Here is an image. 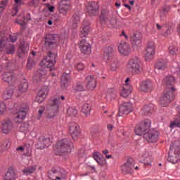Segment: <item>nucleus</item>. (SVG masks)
Instances as JSON below:
<instances>
[{"label":"nucleus","instance_id":"obj_1","mask_svg":"<svg viewBox=\"0 0 180 180\" xmlns=\"http://www.w3.org/2000/svg\"><path fill=\"white\" fill-rule=\"evenodd\" d=\"M151 127V121L146 120L137 124L135 128V134L136 136H143L148 143H155L158 140V131L150 129Z\"/></svg>","mask_w":180,"mask_h":180},{"label":"nucleus","instance_id":"obj_2","mask_svg":"<svg viewBox=\"0 0 180 180\" xmlns=\"http://www.w3.org/2000/svg\"><path fill=\"white\" fill-rule=\"evenodd\" d=\"M74 144L71 139H63L58 141L56 146V151L59 154H64V153H71V148H72Z\"/></svg>","mask_w":180,"mask_h":180},{"label":"nucleus","instance_id":"obj_3","mask_svg":"<svg viewBox=\"0 0 180 180\" xmlns=\"http://www.w3.org/2000/svg\"><path fill=\"white\" fill-rule=\"evenodd\" d=\"M60 98H54L51 101L50 105L46 110V117L48 119H54L57 116L58 108H60Z\"/></svg>","mask_w":180,"mask_h":180},{"label":"nucleus","instance_id":"obj_4","mask_svg":"<svg viewBox=\"0 0 180 180\" xmlns=\"http://www.w3.org/2000/svg\"><path fill=\"white\" fill-rule=\"evenodd\" d=\"M127 68L129 72L134 75H138L141 72V65L140 64V59L139 58H134L131 59L127 65Z\"/></svg>","mask_w":180,"mask_h":180},{"label":"nucleus","instance_id":"obj_5","mask_svg":"<svg viewBox=\"0 0 180 180\" xmlns=\"http://www.w3.org/2000/svg\"><path fill=\"white\" fill-rule=\"evenodd\" d=\"M59 40L58 35L56 34H46L44 40L42 41L44 49H45V50H49V49H51L53 46H57V41Z\"/></svg>","mask_w":180,"mask_h":180},{"label":"nucleus","instance_id":"obj_6","mask_svg":"<svg viewBox=\"0 0 180 180\" xmlns=\"http://www.w3.org/2000/svg\"><path fill=\"white\" fill-rule=\"evenodd\" d=\"M56 57H57L56 53L49 52L48 56L40 63V65L42 68H51V67H54V64H56Z\"/></svg>","mask_w":180,"mask_h":180},{"label":"nucleus","instance_id":"obj_7","mask_svg":"<svg viewBox=\"0 0 180 180\" xmlns=\"http://www.w3.org/2000/svg\"><path fill=\"white\" fill-rule=\"evenodd\" d=\"M134 160L129 158L127 162L121 167L122 172L124 175L131 174L134 169H139V167H134Z\"/></svg>","mask_w":180,"mask_h":180},{"label":"nucleus","instance_id":"obj_8","mask_svg":"<svg viewBox=\"0 0 180 180\" xmlns=\"http://www.w3.org/2000/svg\"><path fill=\"white\" fill-rule=\"evenodd\" d=\"M155 55V43L153 41L148 42L145 51V57L146 61H151Z\"/></svg>","mask_w":180,"mask_h":180},{"label":"nucleus","instance_id":"obj_9","mask_svg":"<svg viewBox=\"0 0 180 180\" xmlns=\"http://www.w3.org/2000/svg\"><path fill=\"white\" fill-rule=\"evenodd\" d=\"M170 91L165 94L160 100V103L162 106H167L169 103H171L172 99H174V93L175 92V87H171Z\"/></svg>","mask_w":180,"mask_h":180},{"label":"nucleus","instance_id":"obj_10","mask_svg":"<svg viewBox=\"0 0 180 180\" xmlns=\"http://www.w3.org/2000/svg\"><path fill=\"white\" fill-rule=\"evenodd\" d=\"M180 160V149L179 148L174 149H171L169 152L168 161L172 164H176Z\"/></svg>","mask_w":180,"mask_h":180},{"label":"nucleus","instance_id":"obj_11","mask_svg":"<svg viewBox=\"0 0 180 180\" xmlns=\"http://www.w3.org/2000/svg\"><path fill=\"white\" fill-rule=\"evenodd\" d=\"M51 144V141H50V139L46 136H41L39 138L38 141L35 144L36 148L37 150H44L46 147L50 146Z\"/></svg>","mask_w":180,"mask_h":180},{"label":"nucleus","instance_id":"obj_12","mask_svg":"<svg viewBox=\"0 0 180 180\" xmlns=\"http://www.w3.org/2000/svg\"><path fill=\"white\" fill-rule=\"evenodd\" d=\"M47 95H49V86H44L38 92L36 97L37 102L42 103V102H44V99L47 98Z\"/></svg>","mask_w":180,"mask_h":180},{"label":"nucleus","instance_id":"obj_13","mask_svg":"<svg viewBox=\"0 0 180 180\" xmlns=\"http://www.w3.org/2000/svg\"><path fill=\"white\" fill-rule=\"evenodd\" d=\"M70 133L73 140H77L79 137L81 132L79 131V126L77 123H72L69 128Z\"/></svg>","mask_w":180,"mask_h":180},{"label":"nucleus","instance_id":"obj_14","mask_svg":"<svg viewBox=\"0 0 180 180\" xmlns=\"http://www.w3.org/2000/svg\"><path fill=\"white\" fill-rule=\"evenodd\" d=\"M18 40V37L15 34H11L10 35L0 36V44L1 46H5L7 43L11 41V43H15Z\"/></svg>","mask_w":180,"mask_h":180},{"label":"nucleus","instance_id":"obj_15","mask_svg":"<svg viewBox=\"0 0 180 180\" xmlns=\"http://www.w3.org/2000/svg\"><path fill=\"white\" fill-rule=\"evenodd\" d=\"M27 109L25 108H20L18 112L15 114L14 120L15 123H22L25 118L26 117V115H27Z\"/></svg>","mask_w":180,"mask_h":180},{"label":"nucleus","instance_id":"obj_16","mask_svg":"<svg viewBox=\"0 0 180 180\" xmlns=\"http://www.w3.org/2000/svg\"><path fill=\"white\" fill-rule=\"evenodd\" d=\"M131 112V104L129 102L123 103L120 107L118 116H123V115H129Z\"/></svg>","mask_w":180,"mask_h":180},{"label":"nucleus","instance_id":"obj_17","mask_svg":"<svg viewBox=\"0 0 180 180\" xmlns=\"http://www.w3.org/2000/svg\"><path fill=\"white\" fill-rule=\"evenodd\" d=\"M79 47L82 54H91V45L85 39L80 41Z\"/></svg>","mask_w":180,"mask_h":180},{"label":"nucleus","instance_id":"obj_18","mask_svg":"<svg viewBox=\"0 0 180 180\" xmlns=\"http://www.w3.org/2000/svg\"><path fill=\"white\" fill-rule=\"evenodd\" d=\"M29 51V42L22 41L20 43V49L18 51V57L22 58L23 56H26Z\"/></svg>","mask_w":180,"mask_h":180},{"label":"nucleus","instance_id":"obj_19","mask_svg":"<svg viewBox=\"0 0 180 180\" xmlns=\"http://www.w3.org/2000/svg\"><path fill=\"white\" fill-rule=\"evenodd\" d=\"M1 78L3 81L8 82L10 85H12L16 81V77L12 72H5L2 75Z\"/></svg>","mask_w":180,"mask_h":180},{"label":"nucleus","instance_id":"obj_20","mask_svg":"<svg viewBox=\"0 0 180 180\" xmlns=\"http://www.w3.org/2000/svg\"><path fill=\"white\" fill-rule=\"evenodd\" d=\"M101 19L102 20H108L109 22L110 25H112V26H116L117 25V20H116V18H110L109 16V13H106V11H103L101 12Z\"/></svg>","mask_w":180,"mask_h":180},{"label":"nucleus","instance_id":"obj_21","mask_svg":"<svg viewBox=\"0 0 180 180\" xmlns=\"http://www.w3.org/2000/svg\"><path fill=\"white\" fill-rule=\"evenodd\" d=\"M118 50L123 56H127L130 53V46L129 44L122 41L118 45Z\"/></svg>","mask_w":180,"mask_h":180},{"label":"nucleus","instance_id":"obj_22","mask_svg":"<svg viewBox=\"0 0 180 180\" xmlns=\"http://www.w3.org/2000/svg\"><path fill=\"white\" fill-rule=\"evenodd\" d=\"M13 130V122L11 120H7L3 123L2 132L4 134H9Z\"/></svg>","mask_w":180,"mask_h":180},{"label":"nucleus","instance_id":"obj_23","mask_svg":"<svg viewBox=\"0 0 180 180\" xmlns=\"http://www.w3.org/2000/svg\"><path fill=\"white\" fill-rule=\"evenodd\" d=\"M99 9V6L98 3L96 1H92L89 3L87 6V12L91 16H94V15H96V12Z\"/></svg>","mask_w":180,"mask_h":180},{"label":"nucleus","instance_id":"obj_24","mask_svg":"<svg viewBox=\"0 0 180 180\" xmlns=\"http://www.w3.org/2000/svg\"><path fill=\"white\" fill-rule=\"evenodd\" d=\"M87 89H95L96 88V79L93 75H89L86 77Z\"/></svg>","mask_w":180,"mask_h":180},{"label":"nucleus","instance_id":"obj_25","mask_svg":"<svg viewBox=\"0 0 180 180\" xmlns=\"http://www.w3.org/2000/svg\"><path fill=\"white\" fill-rule=\"evenodd\" d=\"M70 9V1L67 0H62L59 5V12L62 15H66Z\"/></svg>","mask_w":180,"mask_h":180},{"label":"nucleus","instance_id":"obj_26","mask_svg":"<svg viewBox=\"0 0 180 180\" xmlns=\"http://www.w3.org/2000/svg\"><path fill=\"white\" fill-rule=\"evenodd\" d=\"M47 72L44 70H39L34 75V81L35 82H40V81H44L46 79V75Z\"/></svg>","mask_w":180,"mask_h":180},{"label":"nucleus","instance_id":"obj_27","mask_svg":"<svg viewBox=\"0 0 180 180\" xmlns=\"http://www.w3.org/2000/svg\"><path fill=\"white\" fill-rule=\"evenodd\" d=\"M131 43L133 44V46H141V34L140 32L134 34L131 37Z\"/></svg>","mask_w":180,"mask_h":180},{"label":"nucleus","instance_id":"obj_28","mask_svg":"<svg viewBox=\"0 0 180 180\" xmlns=\"http://www.w3.org/2000/svg\"><path fill=\"white\" fill-rule=\"evenodd\" d=\"M153 89V83L149 80L142 82L140 86V89L142 92H148Z\"/></svg>","mask_w":180,"mask_h":180},{"label":"nucleus","instance_id":"obj_29","mask_svg":"<svg viewBox=\"0 0 180 180\" xmlns=\"http://www.w3.org/2000/svg\"><path fill=\"white\" fill-rule=\"evenodd\" d=\"M3 180H16V172L12 168L8 169Z\"/></svg>","mask_w":180,"mask_h":180},{"label":"nucleus","instance_id":"obj_30","mask_svg":"<svg viewBox=\"0 0 180 180\" xmlns=\"http://www.w3.org/2000/svg\"><path fill=\"white\" fill-rule=\"evenodd\" d=\"M9 147H11V141H9V139H4L1 142L0 153L1 154L6 153L9 150Z\"/></svg>","mask_w":180,"mask_h":180},{"label":"nucleus","instance_id":"obj_31","mask_svg":"<svg viewBox=\"0 0 180 180\" xmlns=\"http://www.w3.org/2000/svg\"><path fill=\"white\" fill-rule=\"evenodd\" d=\"M29 84L26 79H24L18 85V91L20 92V94H25V92H27Z\"/></svg>","mask_w":180,"mask_h":180},{"label":"nucleus","instance_id":"obj_32","mask_svg":"<svg viewBox=\"0 0 180 180\" xmlns=\"http://www.w3.org/2000/svg\"><path fill=\"white\" fill-rule=\"evenodd\" d=\"M142 162L145 164V165H151V163L153 162V157L150 155L148 152H146L142 155Z\"/></svg>","mask_w":180,"mask_h":180},{"label":"nucleus","instance_id":"obj_33","mask_svg":"<svg viewBox=\"0 0 180 180\" xmlns=\"http://www.w3.org/2000/svg\"><path fill=\"white\" fill-rule=\"evenodd\" d=\"M13 95V89H12V88L11 87H8L4 91L2 98L4 101H8V99H11V98H12Z\"/></svg>","mask_w":180,"mask_h":180},{"label":"nucleus","instance_id":"obj_34","mask_svg":"<svg viewBox=\"0 0 180 180\" xmlns=\"http://www.w3.org/2000/svg\"><path fill=\"white\" fill-rule=\"evenodd\" d=\"M88 34H89V25H86L85 21H84L80 31V37H86Z\"/></svg>","mask_w":180,"mask_h":180},{"label":"nucleus","instance_id":"obj_35","mask_svg":"<svg viewBox=\"0 0 180 180\" xmlns=\"http://www.w3.org/2000/svg\"><path fill=\"white\" fill-rule=\"evenodd\" d=\"M130 94H131V89L130 88V86L128 84H125L122 87L121 96L123 98H127Z\"/></svg>","mask_w":180,"mask_h":180},{"label":"nucleus","instance_id":"obj_36","mask_svg":"<svg viewBox=\"0 0 180 180\" xmlns=\"http://www.w3.org/2000/svg\"><path fill=\"white\" fill-rule=\"evenodd\" d=\"M106 63H110L112 71H116L119 68V61L113 58H110Z\"/></svg>","mask_w":180,"mask_h":180},{"label":"nucleus","instance_id":"obj_37","mask_svg":"<svg viewBox=\"0 0 180 180\" xmlns=\"http://www.w3.org/2000/svg\"><path fill=\"white\" fill-rule=\"evenodd\" d=\"M70 79V73H64L61 78L62 88H67L68 86V81Z\"/></svg>","mask_w":180,"mask_h":180},{"label":"nucleus","instance_id":"obj_38","mask_svg":"<svg viewBox=\"0 0 180 180\" xmlns=\"http://www.w3.org/2000/svg\"><path fill=\"white\" fill-rule=\"evenodd\" d=\"M104 56H103V59L105 61H109L110 58H112L110 57V54H112V53H113V48L110 47V46H108L105 48V51H104Z\"/></svg>","mask_w":180,"mask_h":180},{"label":"nucleus","instance_id":"obj_39","mask_svg":"<svg viewBox=\"0 0 180 180\" xmlns=\"http://www.w3.org/2000/svg\"><path fill=\"white\" fill-rule=\"evenodd\" d=\"M163 84H165V85H174V84H175V77H174V76L172 75H169V76H166L164 79H163Z\"/></svg>","mask_w":180,"mask_h":180},{"label":"nucleus","instance_id":"obj_40","mask_svg":"<svg viewBox=\"0 0 180 180\" xmlns=\"http://www.w3.org/2000/svg\"><path fill=\"white\" fill-rule=\"evenodd\" d=\"M155 68L157 70H165L167 68V62L162 59L159 60L155 63Z\"/></svg>","mask_w":180,"mask_h":180},{"label":"nucleus","instance_id":"obj_41","mask_svg":"<svg viewBox=\"0 0 180 180\" xmlns=\"http://www.w3.org/2000/svg\"><path fill=\"white\" fill-rule=\"evenodd\" d=\"M61 172L57 171V169L53 168L51 170L49 171L48 172V176L50 179L53 180L57 176H60Z\"/></svg>","mask_w":180,"mask_h":180},{"label":"nucleus","instance_id":"obj_42","mask_svg":"<svg viewBox=\"0 0 180 180\" xmlns=\"http://www.w3.org/2000/svg\"><path fill=\"white\" fill-rule=\"evenodd\" d=\"M106 98L107 99H115L116 98V90L114 89H108L106 92Z\"/></svg>","mask_w":180,"mask_h":180},{"label":"nucleus","instance_id":"obj_43","mask_svg":"<svg viewBox=\"0 0 180 180\" xmlns=\"http://www.w3.org/2000/svg\"><path fill=\"white\" fill-rule=\"evenodd\" d=\"M154 110V104H149L145 105L142 109V115H148V113Z\"/></svg>","mask_w":180,"mask_h":180},{"label":"nucleus","instance_id":"obj_44","mask_svg":"<svg viewBox=\"0 0 180 180\" xmlns=\"http://www.w3.org/2000/svg\"><path fill=\"white\" fill-rule=\"evenodd\" d=\"M171 11V6H163L160 11V18H164Z\"/></svg>","mask_w":180,"mask_h":180},{"label":"nucleus","instance_id":"obj_45","mask_svg":"<svg viewBox=\"0 0 180 180\" xmlns=\"http://www.w3.org/2000/svg\"><path fill=\"white\" fill-rule=\"evenodd\" d=\"M36 171V166H32L30 167H26L22 170V174L24 175H31V174H34Z\"/></svg>","mask_w":180,"mask_h":180},{"label":"nucleus","instance_id":"obj_46","mask_svg":"<svg viewBox=\"0 0 180 180\" xmlns=\"http://www.w3.org/2000/svg\"><path fill=\"white\" fill-rule=\"evenodd\" d=\"M91 108V104L89 103L84 104L82 108V113L86 115H90Z\"/></svg>","mask_w":180,"mask_h":180},{"label":"nucleus","instance_id":"obj_47","mask_svg":"<svg viewBox=\"0 0 180 180\" xmlns=\"http://www.w3.org/2000/svg\"><path fill=\"white\" fill-rule=\"evenodd\" d=\"M75 91L82 92L85 91V86L84 82H79L74 88Z\"/></svg>","mask_w":180,"mask_h":180},{"label":"nucleus","instance_id":"obj_48","mask_svg":"<svg viewBox=\"0 0 180 180\" xmlns=\"http://www.w3.org/2000/svg\"><path fill=\"white\" fill-rule=\"evenodd\" d=\"M68 115L69 116H77L78 115V110L75 107H70L68 109Z\"/></svg>","mask_w":180,"mask_h":180},{"label":"nucleus","instance_id":"obj_49","mask_svg":"<svg viewBox=\"0 0 180 180\" xmlns=\"http://www.w3.org/2000/svg\"><path fill=\"white\" fill-rule=\"evenodd\" d=\"M6 112V104L4 101H0V115H4Z\"/></svg>","mask_w":180,"mask_h":180},{"label":"nucleus","instance_id":"obj_50","mask_svg":"<svg viewBox=\"0 0 180 180\" xmlns=\"http://www.w3.org/2000/svg\"><path fill=\"white\" fill-rule=\"evenodd\" d=\"M35 64L36 63H34V60L32 58H30L27 63V69L32 70V68H33V67H34Z\"/></svg>","mask_w":180,"mask_h":180},{"label":"nucleus","instance_id":"obj_51","mask_svg":"<svg viewBox=\"0 0 180 180\" xmlns=\"http://www.w3.org/2000/svg\"><path fill=\"white\" fill-rule=\"evenodd\" d=\"M171 129H174V127L180 128V120H175L174 122L170 124Z\"/></svg>","mask_w":180,"mask_h":180},{"label":"nucleus","instance_id":"obj_52","mask_svg":"<svg viewBox=\"0 0 180 180\" xmlns=\"http://www.w3.org/2000/svg\"><path fill=\"white\" fill-rule=\"evenodd\" d=\"M176 51H178V49L175 46H170L169 47V53L171 56H175V54H176Z\"/></svg>","mask_w":180,"mask_h":180},{"label":"nucleus","instance_id":"obj_53","mask_svg":"<svg viewBox=\"0 0 180 180\" xmlns=\"http://www.w3.org/2000/svg\"><path fill=\"white\" fill-rule=\"evenodd\" d=\"M98 163V165H101V167H105L106 165V159L103 158V156H101L100 159L96 162Z\"/></svg>","mask_w":180,"mask_h":180},{"label":"nucleus","instance_id":"obj_54","mask_svg":"<svg viewBox=\"0 0 180 180\" xmlns=\"http://www.w3.org/2000/svg\"><path fill=\"white\" fill-rule=\"evenodd\" d=\"M44 110H46V108H44L43 106H41L39 108V110H38L39 116H38L37 119H41V116H42L43 113L44 112Z\"/></svg>","mask_w":180,"mask_h":180},{"label":"nucleus","instance_id":"obj_55","mask_svg":"<svg viewBox=\"0 0 180 180\" xmlns=\"http://www.w3.org/2000/svg\"><path fill=\"white\" fill-rule=\"evenodd\" d=\"M102 157V155L99 153V152H96L93 155V158L95 160V161H98Z\"/></svg>","mask_w":180,"mask_h":180},{"label":"nucleus","instance_id":"obj_56","mask_svg":"<svg viewBox=\"0 0 180 180\" xmlns=\"http://www.w3.org/2000/svg\"><path fill=\"white\" fill-rule=\"evenodd\" d=\"M6 5H8V2L6 1H4L0 3V12H3V11L6 7Z\"/></svg>","mask_w":180,"mask_h":180},{"label":"nucleus","instance_id":"obj_57","mask_svg":"<svg viewBox=\"0 0 180 180\" xmlns=\"http://www.w3.org/2000/svg\"><path fill=\"white\" fill-rule=\"evenodd\" d=\"M75 68H76V70H77V71H82V70H84V63H77Z\"/></svg>","mask_w":180,"mask_h":180},{"label":"nucleus","instance_id":"obj_58","mask_svg":"<svg viewBox=\"0 0 180 180\" xmlns=\"http://www.w3.org/2000/svg\"><path fill=\"white\" fill-rule=\"evenodd\" d=\"M26 150H27V147H26V146H19V147L16 148V150L20 151V153H25V151H26Z\"/></svg>","mask_w":180,"mask_h":180},{"label":"nucleus","instance_id":"obj_59","mask_svg":"<svg viewBox=\"0 0 180 180\" xmlns=\"http://www.w3.org/2000/svg\"><path fill=\"white\" fill-rule=\"evenodd\" d=\"M67 174L65 173L64 174H60V176L55 178L53 180H63L64 178H65Z\"/></svg>","mask_w":180,"mask_h":180},{"label":"nucleus","instance_id":"obj_60","mask_svg":"<svg viewBox=\"0 0 180 180\" xmlns=\"http://www.w3.org/2000/svg\"><path fill=\"white\" fill-rule=\"evenodd\" d=\"M16 6H20L23 4V0H14Z\"/></svg>","mask_w":180,"mask_h":180},{"label":"nucleus","instance_id":"obj_61","mask_svg":"<svg viewBox=\"0 0 180 180\" xmlns=\"http://www.w3.org/2000/svg\"><path fill=\"white\" fill-rule=\"evenodd\" d=\"M107 129L108 130H110V131H112V130H113V125H112V124H108L107 125Z\"/></svg>","mask_w":180,"mask_h":180},{"label":"nucleus","instance_id":"obj_62","mask_svg":"<svg viewBox=\"0 0 180 180\" xmlns=\"http://www.w3.org/2000/svg\"><path fill=\"white\" fill-rule=\"evenodd\" d=\"M11 68H12V63H7V65L6 66V69L7 70H11Z\"/></svg>","mask_w":180,"mask_h":180},{"label":"nucleus","instance_id":"obj_63","mask_svg":"<svg viewBox=\"0 0 180 180\" xmlns=\"http://www.w3.org/2000/svg\"><path fill=\"white\" fill-rule=\"evenodd\" d=\"M49 12H54V6H49Z\"/></svg>","mask_w":180,"mask_h":180},{"label":"nucleus","instance_id":"obj_64","mask_svg":"<svg viewBox=\"0 0 180 180\" xmlns=\"http://www.w3.org/2000/svg\"><path fill=\"white\" fill-rule=\"evenodd\" d=\"M129 5H134V0H128Z\"/></svg>","mask_w":180,"mask_h":180}]
</instances>
